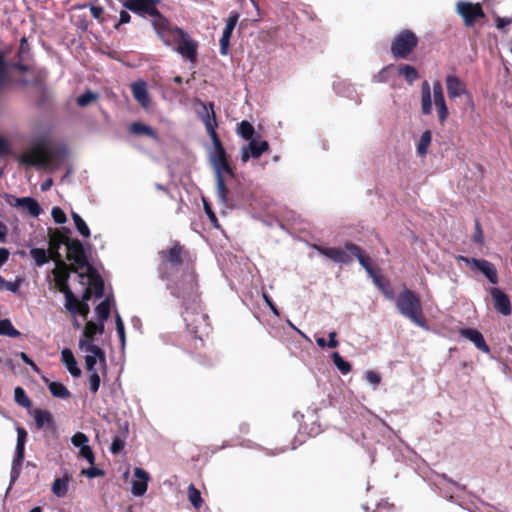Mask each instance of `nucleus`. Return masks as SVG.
I'll use <instances>...</instances> for the list:
<instances>
[{
	"mask_svg": "<svg viewBox=\"0 0 512 512\" xmlns=\"http://www.w3.org/2000/svg\"><path fill=\"white\" fill-rule=\"evenodd\" d=\"M203 122L205 124L207 133L209 134L212 143H213V152L211 153V162L212 164L224 160L227 157V153L223 147V144L216 132L217 128V120L216 115L213 109V104H210V111H206V116L203 117Z\"/></svg>",
	"mask_w": 512,
	"mask_h": 512,
	"instance_id": "nucleus-8",
	"label": "nucleus"
},
{
	"mask_svg": "<svg viewBox=\"0 0 512 512\" xmlns=\"http://www.w3.org/2000/svg\"><path fill=\"white\" fill-rule=\"evenodd\" d=\"M461 260L465 261L467 264L471 266V268L478 269L481 273H483L490 283L497 284L498 283V273L495 265L488 260L485 259H476V258H467L460 257Z\"/></svg>",
	"mask_w": 512,
	"mask_h": 512,
	"instance_id": "nucleus-14",
	"label": "nucleus"
},
{
	"mask_svg": "<svg viewBox=\"0 0 512 512\" xmlns=\"http://www.w3.org/2000/svg\"><path fill=\"white\" fill-rule=\"evenodd\" d=\"M55 154L45 143L38 142L19 156V162L28 166L47 167Z\"/></svg>",
	"mask_w": 512,
	"mask_h": 512,
	"instance_id": "nucleus-7",
	"label": "nucleus"
},
{
	"mask_svg": "<svg viewBox=\"0 0 512 512\" xmlns=\"http://www.w3.org/2000/svg\"><path fill=\"white\" fill-rule=\"evenodd\" d=\"M472 239L478 245H482L484 243V234L478 219H475V232Z\"/></svg>",
	"mask_w": 512,
	"mask_h": 512,
	"instance_id": "nucleus-57",
	"label": "nucleus"
},
{
	"mask_svg": "<svg viewBox=\"0 0 512 512\" xmlns=\"http://www.w3.org/2000/svg\"><path fill=\"white\" fill-rule=\"evenodd\" d=\"M236 132L240 137H242L245 140L250 141L251 139H255L254 126L247 120H243L237 125Z\"/></svg>",
	"mask_w": 512,
	"mask_h": 512,
	"instance_id": "nucleus-35",
	"label": "nucleus"
},
{
	"mask_svg": "<svg viewBox=\"0 0 512 512\" xmlns=\"http://www.w3.org/2000/svg\"><path fill=\"white\" fill-rule=\"evenodd\" d=\"M34 419L38 429H42L44 427L53 428V417L48 410L36 409L34 411Z\"/></svg>",
	"mask_w": 512,
	"mask_h": 512,
	"instance_id": "nucleus-30",
	"label": "nucleus"
},
{
	"mask_svg": "<svg viewBox=\"0 0 512 512\" xmlns=\"http://www.w3.org/2000/svg\"><path fill=\"white\" fill-rule=\"evenodd\" d=\"M213 166L215 169L216 178L223 176V173L228 174L230 177H234V171L228 162V158L214 163Z\"/></svg>",
	"mask_w": 512,
	"mask_h": 512,
	"instance_id": "nucleus-46",
	"label": "nucleus"
},
{
	"mask_svg": "<svg viewBox=\"0 0 512 512\" xmlns=\"http://www.w3.org/2000/svg\"><path fill=\"white\" fill-rule=\"evenodd\" d=\"M127 434H128V424L125 423L124 435L123 436L116 435L113 437V440H112V443L110 446V451L112 454H119L124 449L125 438H126Z\"/></svg>",
	"mask_w": 512,
	"mask_h": 512,
	"instance_id": "nucleus-39",
	"label": "nucleus"
},
{
	"mask_svg": "<svg viewBox=\"0 0 512 512\" xmlns=\"http://www.w3.org/2000/svg\"><path fill=\"white\" fill-rule=\"evenodd\" d=\"M30 256L35 261V265L38 267L46 264L50 259L48 251L42 248H32L30 250Z\"/></svg>",
	"mask_w": 512,
	"mask_h": 512,
	"instance_id": "nucleus-38",
	"label": "nucleus"
},
{
	"mask_svg": "<svg viewBox=\"0 0 512 512\" xmlns=\"http://www.w3.org/2000/svg\"><path fill=\"white\" fill-rule=\"evenodd\" d=\"M489 294L492 297L494 308L498 313L504 316H508L511 314V301L507 294H505L501 289L496 287L490 288Z\"/></svg>",
	"mask_w": 512,
	"mask_h": 512,
	"instance_id": "nucleus-21",
	"label": "nucleus"
},
{
	"mask_svg": "<svg viewBox=\"0 0 512 512\" xmlns=\"http://www.w3.org/2000/svg\"><path fill=\"white\" fill-rule=\"evenodd\" d=\"M432 141V133L426 130L421 134L420 140L417 145V154L421 157L425 156Z\"/></svg>",
	"mask_w": 512,
	"mask_h": 512,
	"instance_id": "nucleus-37",
	"label": "nucleus"
},
{
	"mask_svg": "<svg viewBox=\"0 0 512 512\" xmlns=\"http://www.w3.org/2000/svg\"><path fill=\"white\" fill-rule=\"evenodd\" d=\"M67 271L68 264L66 262H61L60 264H55V268L52 270V275L55 288L64 294L65 301L69 300V302H71L73 301L74 293L69 286L70 276Z\"/></svg>",
	"mask_w": 512,
	"mask_h": 512,
	"instance_id": "nucleus-12",
	"label": "nucleus"
},
{
	"mask_svg": "<svg viewBox=\"0 0 512 512\" xmlns=\"http://www.w3.org/2000/svg\"><path fill=\"white\" fill-rule=\"evenodd\" d=\"M89 376H88V386H89V390L91 393L93 394H96L99 390V387H100V383H101V380H100V376L96 371H89Z\"/></svg>",
	"mask_w": 512,
	"mask_h": 512,
	"instance_id": "nucleus-50",
	"label": "nucleus"
},
{
	"mask_svg": "<svg viewBox=\"0 0 512 512\" xmlns=\"http://www.w3.org/2000/svg\"><path fill=\"white\" fill-rule=\"evenodd\" d=\"M373 512H397V508L394 504L381 502L377 505L376 510Z\"/></svg>",
	"mask_w": 512,
	"mask_h": 512,
	"instance_id": "nucleus-63",
	"label": "nucleus"
},
{
	"mask_svg": "<svg viewBox=\"0 0 512 512\" xmlns=\"http://www.w3.org/2000/svg\"><path fill=\"white\" fill-rule=\"evenodd\" d=\"M79 456L86 459L91 465H94L95 455L94 452L92 451V448L89 445L82 447L80 449Z\"/></svg>",
	"mask_w": 512,
	"mask_h": 512,
	"instance_id": "nucleus-55",
	"label": "nucleus"
},
{
	"mask_svg": "<svg viewBox=\"0 0 512 512\" xmlns=\"http://www.w3.org/2000/svg\"><path fill=\"white\" fill-rule=\"evenodd\" d=\"M187 496L190 503L195 509L201 508L204 501L202 499L200 491L195 487L194 484H190L188 486Z\"/></svg>",
	"mask_w": 512,
	"mask_h": 512,
	"instance_id": "nucleus-40",
	"label": "nucleus"
},
{
	"mask_svg": "<svg viewBox=\"0 0 512 512\" xmlns=\"http://www.w3.org/2000/svg\"><path fill=\"white\" fill-rule=\"evenodd\" d=\"M110 309H111V305H110V300L108 298H106L105 300H103L101 303H99L96 306L95 312L97 314L99 321L104 323V321H106L109 318Z\"/></svg>",
	"mask_w": 512,
	"mask_h": 512,
	"instance_id": "nucleus-45",
	"label": "nucleus"
},
{
	"mask_svg": "<svg viewBox=\"0 0 512 512\" xmlns=\"http://www.w3.org/2000/svg\"><path fill=\"white\" fill-rule=\"evenodd\" d=\"M371 278L375 286L381 290L387 299L393 300L395 298L394 292L390 287V282L380 273V271L375 275H372Z\"/></svg>",
	"mask_w": 512,
	"mask_h": 512,
	"instance_id": "nucleus-28",
	"label": "nucleus"
},
{
	"mask_svg": "<svg viewBox=\"0 0 512 512\" xmlns=\"http://www.w3.org/2000/svg\"><path fill=\"white\" fill-rule=\"evenodd\" d=\"M146 481H134L132 486V492L135 496H142L147 491Z\"/></svg>",
	"mask_w": 512,
	"mask_h": 512,
	"instance_id": "nucleus-58",
	"label": "nucleus"
},
{
	"mask_svg": "<svg viewBox=\"0 0 512 512\" xmlns=\"http://www.w3.org/2000/svg\"><path fill=\"white\" fill-rule=\"evenodd\" d=\"M83 350L91 353L85 357V369L87 372L96 371L95 366L97 359H99L100 363L102 364L104 372L106 371V356L104 351L99 346L95 345L94 343H88V345H86Z\"/></svg>",
	"mask_w": 512,
	"mask_h": 512,
	"instance_id": "nucleus-18",
	"label": "nucleus"
},
{
	"mask_svg": "<svg viewBox=\"0 0 512 512\" xmlns=\"http://www.w3.org/2000/svg\"><path fill=\"white\" fill-rule=\"evenodd\" d=\"M418 36L409 29L401 30L391 42V54L395 59H407L418 46Z\"/></svg>",
	"mask_w": 512,
	"mask_h": 512,
	"instance_id": "nucleus-6",
	"label": "nucleus"
},
{
	"mask_svg": "<svg viewBox=\"0 0 512 512\" xmlns=\"http://www.w3.org/2000/svg\"><path fill=\"white\" fill-rule=\"evenodd\" d=\"M0 335L17 338L21 336V332L15 329L12 322L9 319L0 320Z\"/></svg>",
	"mask_w": 512,
	"mask_h": 512,
	"instance_id": "nucleus-41",
	"label": "nucleus"
},
{
	"mask_svg": "<svg viewBox=\"0 0 512 512\" xmlns=\"http://www.w3.org/2000/svg\"><path fill=\"white\" fill-rule=\"evenodd\" d=\"M396 67L393 64L387 65L382 68L377 75L374 76V81L379 83H386L395 74Z\"/></svg>",
	"mask_w": 512,
	"mask_h": 512,
	"instance_id": "nucleus-42",
	"label": "nucleus"
},
{
	"mask_svg": "<svg viewBox=\"0 0 512 512\" xmlns=\"http://www.w3.org/2000/svg\"><path fill=\"white\" fill-rule=\"evenodd\" d=\"M316 250L323 256L329 258L335 263L350 264L352 262V255L346 248L340 247H323L315 246Z\"/></svg>",
	"mask_w": 512,
	"mask_h": 512,
	"instance_id": "nucleus-19",
	"label": "nucleus"
},
{
	"mask_svg": "<svg viewBox=\"0 0 512 512\" xmlns=\"http://www.w3.org/2000/svg\"><path fill=\"white\" fill-rule=\"evenodd\" d=\"M131 91L134 99L145 109L149 107L150 97L147 90V84L143 80L135 81L131 84Z\"/></svg>",
	"mask_w": 512,
	"mask_h": 512,
	"instance_id": "nucleus-25",
	"label": "nucleus"
},
{
	"mask_svg": "<svg viewBox=\"0 0 512 512\" xmlns=\"http://www.w3.org/2000/svg\"><path fill=\"white\" fill-rule=\"evenodd\" d=\"M397 73L405 78V80L412 84L419 78V73L414 66L409 64H402L396 68Z\"/></svg>",
	"mask_w": 512,
	"mask_h": 512,
	"instance_id": "nucleus-34",
	"label": "nucleus"
},
{
	"mask_svg": "<svg viewBox=\"0 0 512 512\" xmlns=\"http://www.w3.org/2000/svg\"><path fill=\"white\" fill-rule=\"evenodd\" d=\"M61 361L73 377H80L81 370L77 365V361L69 348L61 351Z\"/></svg>",
	"mask_w": 512,
	"mask_h": 512,
	"instance_id": "nucleus-27",
	"label": "nucleus"
},
{
	"mask_svg": "<svg viewBox=\"0 0 512 512\" xmlns=\"http://www.w3.org/2000/svg\"><path fill=\"white\" fill-rule=\"evenodd\" d=\"M89 439L88 437L86 436V434L82 433V432H77L75 433L72 438H71V442L74 446L76 447H80V449L82 447H85L87 446V443H88Z\"/></svg>",
	"mask_w": 512,
	"mask_h": 512,
	"instance_id": "nucleus-53",
	"label": "nucleus"
},
{
	"mask_svg": "<svg viewBox=\"0 0 512 512\" xmlns=\"http://www.w3.org/2000/svg\"><path fill=\"white\" fill-rule=\"evenodd\" d=\"M395 302L400 314L420 327L426 326L421 298L415 291L403 289Z\"/></svg>",
	"mask_w": 512,
	"mask_h": 512,
	"instance_id": "nucleus-5",
	"label": "nucleus"
},
{
	"mask_svg": "<svg viewBox=\"0 0 512 512\" xmlns=\"http://www.w3.org/2000/svg\"><path fill=\"white\" fill-rule=\"evenodd\" d=\"M366 379L375 386L379 385L381 382V376L377 372L372 370L367 371Z\"/></svg>",
	"mask_w": 512,
	"mask_h": 512,
	"instance_id": "nucleus-64",
	"label": "nucleus"
},
{
	"mask_svg": "<svg viewBox=\"0 0 512 512\" xmlns=\"http://www.w3.org/2000/svg\"><path fill=\"white\" fill-rule=\"evenodd\" d=\"M345 248L347 251H349V253L356 257L357 260L359 261L360 265L366 270V272L368 273V275L371 277L372 275H375L376 273H378L380 271L379 268H377L376 266H374L372 264V261L370 259L369 256H367L364 251L362 250V248L360 246H358L357 244H354L352 242H346L345 243Z\"/></svg>",
	"mask_w": 512,
	"mask_h": 512,
	"instance_id": "nucleus-16",
	"label": "nucleus"
},
{
	"mask_svg": "<svg viewBox=\"0 0 512 512\" xmlns=\"http://www.w3.org/2000/svg\"><path fill=\"white\" fill-rule=\"evenodd\" d=\"M239 17H240V15L236 11H233L230 13L228 19L226 20V24L223 29L222 36L231 38L233 30L235 29V27L238 23Z\"/></svg>",
	"mask_w": 512,
	"mask_h": 512,
	"instance_id": "nucleus-44",
	"label": "nucleus"
},
{
	"mask_svg": "<svg viewBox=\"0 0 512 512\" xmlns=\"http://www.w3.org/2000/svg\"><path fill=\"white\" fill-rule=\"evenodd\" d=\"M11 154V146L9 141L4 138L0 137V157H5Z\"/></svg>",
	"mask_w": 512,
	"mask_h": 512,
	"instance_id": "nucleus-60",
	"label": "nucleus"
},
{
	"mask_svg": "<svg viewBox=\"0 0 512 512\" xmlns=\"http://www.w3.org/2000/svg\"><path fill=\"white\" fill-rule=\"evenodd\" d=\"M421 112L423 115H430L432 112L431 88L427 81L421 87Z\"/></svg>",
	"mask_w": 512,
	"mask_h": 512,
	"instance_id": "nucleus-29",
	"label": "nucleus"
},
{
	"mask_svg": "<svg viewBox=\"0 0 512 512\" xmlns=\"http://www.w3.org/2000/svg\"><path fill=\"white\" fill-rule=\"evenodd\" d=\"M198 288L196 271L190 268L184 272V279L172 288V295L182 299L185 306L183 317L187 329L196 340L202 343L201 335L209 326V317L200 309Z\"/></svg>",
	"mask_w": 512,
	"mask_h": 512,
	"instance_id": "nucleus-1",
	"label": "nucleus"
},
{
	"mask_svg": "<svg viewBox=\"0 0 512 512\" xmlns=\"http://www.w3.org/2000/svg\"><path fill=\"white\" fill-rule=\"evenodd\" d=\"M53 493L58 497H63L67 493V481L63 478H56L52 485Z\"/></svg>",
	"mask_w": 512,
	"mask_h": 512,
	"instance_id": "nucleus-49",
	"label": "nucleus"
},
{
	"mask_svg": "<svg viewBox=\"0 0 512 512\" xmlns=\"http://www.w3.org/2000/svg\"><path fill=\"white\" fill-rule=\"evenodd\" d=\"M44 382L47 383L49 391L54 397L68 399L71 396L70 391L64 384L60 382L49 381L47 378H44Z\"/></svg>",
	"mask_w": 512,
	"mask_h": 512,
	"instance_id": "nucleus-31",
	"label": "nucleus"
},
{
	"mask_svg": "<svg viewBox=\"0 0 512 512\" xmlns=\"http://www.w3.org/2000/svg\"><path fill=\"white\" fill-rule=\"evenodd\" d=\"M157 36L166 46L174 44V50L189 62L197 61L198 42L185 30L173 25L170 20H168V27L165 31H158Z\"/></svg>",
	"mask_w": 512,
	"mask_h": 512,
	"instance_id": "nucleus-3",
	"label": "nucleus"
},
{
	"mask_svg": "<svg viewBox=\"0 0 512 512\" xmlns=\"http://www.w3.org/2000/svg\"><path fill=\"white\" fill-rule=\"evenodd\" d=\"M216 193L223 204H229V189L225 184L224 176L216 178Z\"/></svg>",
	"mask_w": 512,
	"mask_h": 512,
	"instance_id": "nucleus-36",
	"label": "nucleus"
},
{
	"mask_svg": "<svg viewBox=\"0 0 512 512\" xmlns=\"http://www.w3.org/2000/svg\"><path fill=\"white\" fill-rule=\"evenodd\" d=\"M6 201L10 206L21 207L26 210L31 216L38 217L42 212L39 203L31 197L18 198L10 194H6Z\"/></svg>",
	"mask_w": 512,
	"mask_h": 512,
	"instance_id": "nucleus-17",
	"label": "nucleus"
},
{
	"mask_svg": "<svg viewBox=\"0 0 512 512\" xmlns=\"http://www.w3.org/2000/svg\"><path fill=\"white\" fill-rule=\"evenodd\" d=\"M90 277V284L92 292L96 298H101L104 295V281L97 271H88Z\"/></svg>",
	"mask_w": 512,
	"mask_h": 512,
	"instance_id": "nucleus-33",
	"label": "nucleus"
},
{
	"mask_svg": "<svg viewBox=\"0 0 512 512\" xmlns=\"http://www.w3.org/2000/svg\"><path fill=\"white\" fill-rule=\"evenodd\" d=\"M82 474L86 475L88 478H95L104 476L105 472L104 470L92 465L87 469H83Z\"/></svg>",
	"mask_w": 512,
	"mask_h": 512,
	"instance_id": "nucleus-59",
	"label": "nucleus"
},
{
	"mask_svg": "<svg viewBox=\"0 0 512 512\" xmlns=\"http://www.w3.org/2000/svg\"><path fill=\"white\" fill-rule=\"evenodd\" d=\"M230 39H231L230 37L221 36V38L219 40L220 54L223 56H226L229 53Z\"/></svg>",
	"mask_w": 512,
	"mask_h": 512,
	"instance_id": "nucleus-62",
	"label": "nucleus"
},
{
	"mask_svg": "<svg viewBox=\"0 0 512 512\" xmlns=\"http://www.w3.org/2000/svg\"><path fill=\"white\" fill-rule=\"evenodd\" d=\"M14 399L17 404L24 408H29L32 405V402L27 396L25 390L20 386L16 387L14 390Z\"/></svg>",
	"mask_w": 512,
	"mask_h": 512,
	"instance_id": "nucleus-47",
	"label": "nucleus"
},
{
	"mask_svg": "<svg viewBox=\"0 0 512 512\" xmlns=\"http://www.w3.org/2000/svg\"><path fill=\"white\" fill-rule=\"evenodd\" d=\"M89 8L93 18H95L100 23L105 22L103 7L90 4Z\"/></svg>",
	"mask_w": 512,
	"mask_h": 512,
	"instance_id": "nucleus-56",
	"label": "nucleus"
},
{
	"mask_svg": "<svg viewBox=\"0 0 512 512\" xmlns=\"http://www.w3.org/2000/svg\"><path fill=\"white\" fill-rule=\"evenodd\" d=\"M129 132L134 135H145L153 139L158 138L156 131L142 122H133L129 127Z\"/></svg>",
	"mask_w": 512,
	"mask_h": 512,
	"instance_id": "nucleus-32",
	"label": "nucleus"
},
{
	"mask_svg": "<svg viewBox=\"0 0 512 512\" xmlns=\"http://www.w3.org/2000/svg\"><path fill=\"white\" fill-rule=\"evenodd\" d=\"M332 360L342 374H348L351 371L350 363L345 361L338 352L332 354Z\"/></svg>",
	"mask_w": 512,
	"mask_h": 512,
	"instance_id": "nucleus-48",
	"label": "nucleus"
},
{
	"mask_svg": "<svg viewBox=\"0 0 512 512\" xmlns=\"http://www.w3.org/2000/svg\"><path fill=\"white\" fill-rule=\"evenodd\" d=\"M103 332V322L99 321V323H95L93 321H88L83 329V337L79 340L80 349H84L88 343H93L95 335L102 334Z\"/></svg>",
	"mask_w": 512,
	"mask_h": 512,
	"instance_id": "nucleus-22",
	"label": "nucleus"
},
{
	"mask_svg": "<svg viewBox=\"0 0 512 512\" xmlns=\"http://www.w3.org/2000/svg\"><path fill=\"white\" fill-rule=\"evenodd\" d=\"M160 0H124L122 6L136 15L151 18V25L156 32L165 31L168 27V18L164 16L158 9Z\"/></svg>",
	"mask_w": 512,
	"mask_h": 512,
	"instance_id": "nucleus-4",
	"label": "nucleus"
},
{
	"mask_svg": "<svg viewBox=\"0 0 512 512\" xmlns=\"http://www.w3.org/2000/svg\"><path fill=\"white\" fill-rule=\"evenodd\" d=\"M71 216H72V219L74 221V224H75V227H76L77 231L84 238L90 237V235H91L90 229L87 226L86 222L82 219V217L78 213H76V212H72Z\"/></svg>",
	"mask_w": 512,
	"mask_h": 512,
	"instance_id": "nucleus-43",
	"label": "nucleus"
},
{
	"mask_svg": "<svg viewBox=\"0 0 512 512\" xmlns=\"http://www.w3.org/2000/svg\"><path fill=\"white\" fill-rule=\"evenodd\" d=\"M269 143L265 140L251 139L249 143L241 148V160L243 163L249 161L250 158L258 159L263 153L269 150Z\"/></svg>",
	"mask_w": 512,
	"mask_h": 512,
	"instance_id": "nucleus-15",
	"label": "nucleus"
},
{
	"mask_svg": "<svg viewBox=\"0 0 512 512\" xmlns=\"http://www.w3.org/2000/svg\"><path fill=\"white\" fill-rule=\"evenodd\" d=\"M445 82L450 99L458 98L467 93L465 83L458 76L454 74L447 75Z\"/></svg>",
	"mask_w": 512,
	"mask_h": 512,
	"instance_id": "nucleus-23",
	"label": "nucleus"
},
{
	"mask_svg": "<svg viewBox=\"0 0 512 512\" xmlns=\"http://www.w3.org/2000/svg\"><path fill=\"white\" fill-rule=\"evenodd\" d=\"M460 335L469 341L473 342L477 349L484 353L490 352V347L487 345L483 335L476 329L464 328L460 330Z\"/></svg>",
	"mask_w": 512,
	"mask_h": 512,
	"instance_id": "nucleus-24",
	"label": "nucleus"
},
{
	"mask_svg": "<svg viewBox=\"0 0 512 512\" xmlns=\"http://www.w3.org/2000/svg\"><path fill=\"white\" fill-rule=\"evenodd\" d=\"M97 98V93H94L91 90H87L86 92L77 97V104L80 107H85L89 105L91 102L97 100Z\"/></svg>",
	"mask_w": 512,
	"mask_h": 512,
	"instance_id": "nucleus-51",
	"label": "nucleus"
},
{
	"mask_svg": "<svg viewBox=\"0 0 512 512\" xmlns=\"http://www.w3.org/2000/svg\"><path fill=\"white\" fill-rule=\"evenodd\" d=\"M433 99L437 110L438 119L443 124L449 115L448 107L445 102L444 91L440 81L433 82Z\"/></svg>",
	"mask_w": 512,
	"mask_h": 512,
	"instance_id": "nucleus-20",
	"label": "nucleus"
},
{
	"mask_svg": "<svg viewBox=\"0 0 512 512\" xmlns=\"http://www.w3.org/2000/svg\"><path fill=\"white\" fill-rule=\"evenodd\" d=\"M51 215L53 220L58 224H64L67 221L66 214L60 207H53Z\"/></svg>",
	"mask_w": 512,
	"mask_h": 512,
	"instance_id": "nucleus-54",
	"label": "nucleus"
},
{
	"mask_svg": "<svg viewBox=\"0 0 512 512\" xmlns=\"http://www.w3.org/2000/svg\"><path fill=\"white\" fill-rule=\"evenodd\" d=\"M204 210H205V213L208 216L209 220L211 221V223L215 227H218V219H217L214 211L212 210L210 204L205 200H204Z\"/></svg>",
	"mask_w": 512,
	"mask_h": 512,
	"instance_id": "nucleus-61",
	"label": "nucleus"
},
{
	"mask_svg": "<svg viewBox=\"0 0 512 512\" xmlns=\"http://www.w3.org/2000/svg\"><path fill=\"white\" fill-rule=\"evenodd\" d=\"M115 324H116V331H117V334H118L120 342H121V346H122V348H124L125 342H126L125 328H124V323L122 321V318L118 313L116 314Z\"/></svg>",
	"mask_w": 512,
	"mask_h": 512,
	"instance_id": "nucleus-52",
	"label": "nucleus"
},
{
	"mask_svg": "<svg viewBox=\"0 0 512 512\" xmlns=\"http://www.w3.org/2000/svg\"><path fill=\"white\" fill-rule=\"evenodd\" d=\"M458 14L463 18L467 27H472L475 23L485 17V13L480 3H471L459 1L456 5Z\"/></svg>",
	"mask_w": 512,
	"mask_h": 512,
	"instance_id": "nucleus-13",
	"label": "nucleus"
},
{
	"mask_svg": "<svg viewBox=\"0 0 512 512\" xmlns=\"http://www.w3.org/2000/svg\"><path fill=\"white\" fill-rule=\"evenodd\" d=\"M27 440V432L24 428H17V443L15 455L12 461L10 473V486L14 484L20 476L22 464L25 457V443Z\"/></svg>",
	"mask_w": 512,
	"mask_h": 512,
	"instance_id": "nucleus-9",
	"label": "nucleus"
},
{
	"mask_svg": "<svg viewBox=\"0 0 512 512\" xmlns=\"http://www.w3.org/2000/svg\"><path fill=\"white\" fill-rule=\"evenodd\" d=\"M70 234L71 230L66 227H63L61 230H50L49 248L47 251L49 253L50 259L55 264H60L61 262H64L59 250L61 245L66 246V243L68 241V235Z\"/></svg>",
	"mask_w": 512,
	"mask_h": 512,
	"instance_id": "nucleus-11",
	"label": "nucleus"
},
{
	"mask_svg": "<svg viewBox=\"0 0 512 512\" xmlns=\"http://www.w3.org/2000/svg\"><path fill=\"white\" fill-rule=\"evenodd\" d=\"M65 308L68 310V312L72 316L75 317L77 314H79L80 316H82L85 319L87 318V316L90 312L88 303L80 302V300L75 295H73V301H71V302H69V300L65 301Z\"/></svg>",
	"mask_w": 512,
	"mask_h": 512,
	"instance_id": "nucleus-26",
	"label": "nucleus"
},
{
	"mask_svg": "<svg viewBox=\"0 0 512 512\" xmlns=\"http://www.w3.org/2000/svg\"><path fill=\"white\" fill-rule=\"evenodd\" d=\"M158 254L160 258L159 273L160 277L164 280H171L179 272V269L185 265L180 279L171 286V289L184 279L185 271H188L190 268H193L195 271L189 251L179 241H175L172 246L159 251Z\"/></svg>",
	"mask_w": 512,
	"mask_h": 512,
	"instance_id": "nucleus-2",
	"label": "nucleus"
},
{
	"mask_svg": "<svg viewBox=\"0 0 512 512\" xmlns=\"http://www.w3.org/2000/svg\"><path fill=\"white\" fill-rule=\"evenodd\" d=\"M67 259L73 261L80 268H86L87 271H95V268L89 264L84 247L79 239H72L68 235Z\"/></svg>",
	"mask_w": 512,
	"mask_h": 512,
	"instance_id": "nucleus-10",
	"label": "nucleus"
}]
</instances>
